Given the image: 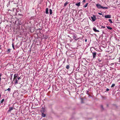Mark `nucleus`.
<instances>
[{
	"label": "nucleus",
	"mask_w": 120,
	"mask_h": 120,
	"mask_svg": "<svg viewBox=\"0 0 120 120\" xmlns=\"http://www.w3.org/2000/svg\"><path fill=\"white\" fill-rule=\"evenodd\" d=\"M93 30L95 32H99V31L96 29V28L95 27H94L93 28Z\"/></svg>",
	"instance_id": "nucleus-2"
},
{
	"label": "nucleus",
	"mask_w": 120,
	"mask_h": 120,
	"mask_svg": "<svg viewBox=\"0 0 120 120\" xmlns=\"http://www.w3.org/2000/svg\"><path fill=\"white\" fill-rule=\"evenodd\" d=\"M107 28L110 30H111L112 29V28L110 26H106Z\"/></svg>",
	"instance_id": "nucleus-11"
},
{
	"label": "nucleus",
	"mask_w": 120,
	"mask_h": 120,
	"mask_svg": "<svg viewBox=\"0 0 120 120\" xmlns=\"http://www.w3.org/2000/svg\"><path fill=\"white\" fill-rule=\"evenodd\" d=\"M21 77H19L18 78V79L19 80L21 79Z\"/></svg>",
	"instance_id": "nucleus-28"
},
{
	"label": "nucleus",
	"mask_w": 120,
	"mask_h": 120,
	"mask_svg": "<svg viewBox=\"0 0 120 120\" xmlns=\"http://www.w3.org/2000/svg\"><path fill=\"white\" fill-rule=\"evenodd\" d=\"M85 0H83V2H85Z\"/></svg>",
	"instance_id": "nucleus-32"
},
{
	"label": "nucleus",
	"mask_w": 120,
	"mask_h": 120,
	"mask_svg": "<svg viewBox=\"0 0 120 120\" xmlns=\"http://www.w3.org/2000/svg\"><path fill=\"white\" fill-rule=\"evenodd\" d=\"M93 58H95L96 54V52H94L92 53Z\"/></svg>",
	"instance_id": "nucleus-5"
},
{
	"label": "nucleus",
	"mask_w": 120,
	"mask_h": 120,
	"mask_svg": "<svg viewBox=\"0 0 120 120\" xmlns=\"http://www.w3.org/2000/svg\"><path fill=\"white\" fill-rule=\"evenodd\" d=\"M1 45H0V50L1 49Z\"/></svg>",
	"instance_id": "nucleus-33"
},
{
	"label": "nucleus",
	"mask_w": 120,
	"mask_h": 120,
	"mask_svg": "<svg viewBox=\"0 0 120 120\" xmlns=\"http://www.w3.org/2000/svg\"><path fill=\"white\" fill-rule=\"evenodd\" d=\"M15 79V80L14 81V82L15 83V84H17L18 83V80L16 79Z\"/></svg>",
	"instance_id": "nucleus-9"
},
{
	"label": "nucleus",
	"mask_w": 120,
	"mask_h": 120,
	"mask_svg": "<svg viewBox=\"0 0 120 120\" xmlns=\"http://www.w3.org/2000/svg\"><path fill=\"white\" fill-rule=\"evenodd\" d=\"M109 90L108 88L106 90L107 91H108Z\"/></svg>",
	"instance_id": "nucleus-31"
},
{
	"label": "nucleus",
	"mask_w": 120,
	"mask_h": 120,
	"mask_svg": "<svg viewBox=\"0 0 120 120\" xmlns=\"http://www.w3.org/2000/svg\"><path fill=\"white\" fill-rule=\"evenodd\" d=\"M96 6L97 8H101L102 6L100 4H96Z\"/></svg>",
	"instance_id": "nucleus-4"
},
{
	"label": "nucleus",
	"mask_w": 120,
	"mask_h": 120,
	"mask_svg": "<svg viewBox=\"0 0 120 120\" xmlns=\"http://www.w3.org/2000/svg\"><path fill=\"white\" fill-rule=\"evenodd\" d=\"M81 102H82V103H83V102H82V101L83 100V99H82V98H81Z\"/></svg>",
	"instance_id": "nucleus-30"
},
{
	"label": "nucleus",
	"mask_w": 120,
	"mask_h": 120,
	"mask_svg": "<svg viewBox=\"0 0 120 120\" xmlns=\"http://www.w3.org/2000/svg\"><path fill=\"white\" fill-rule=\"evenodd\" d=\"M46 14H48L49 13V12H48V8H47L46 9Z\"/></svg>",
	"instance_id": "nucleus-12"
},
{
	"label": "nucleus",
	"mask_w": 120,
	"mask_h": 120,
	"mask_svg": "<svg viewBox=\"0 0 120 120\" xmlns=\"http://www.w3.org/2000/svg\"><path fill=\"white\" fill-rule=\"evenodd\" d=\"M18 75L17 74H15L14 75V80L18 76Z\"/></svg>",
	"instance_id": "nucleus-6"
},
{
	"label": "nucleus",
	"mask_w": 120,
	"mask_h": 120,
	"mask_svg": "<svg viewBox=\"0 0 120 120\" xmlns=\"http://www.w3.org/2000/svg\"><path fill=\"white\" fill-rule=\"evenodd\" d=\"M101 8H102L103 9H107L108 8L107 7H103L102 6Z\"/></svg>",
	"instance_id": "nucleus-17"
},
{
	"label": "nucleus",
	"mask_w": 120,
	"mask_h": 120,
	"mask_svg": "<svg viewBox=\"0 0 120 120\" xmlns=\"http://www.w3.org/2000/svg\"><path fill=\"white\" fill-rule=\"evenodd\" d=\"M11 90V89L10 88H8L6 90H8V91H10Z\"/></svg>",
	"instance_id": "nucleus-25"
},
{
	"label": "nucleus",
	"mask_w": 120,
	"mask_h": 120,
	"mask_svg": "<svg viewBox=\"0 0 120 120\" xmlns=\"http://www.w3.org/2000/svg\"><path fill=\"white\" fill-rule=\"evenodd\" d=\"M1 94H0V98L1 97Z\"/></svg>",
	"instance_id": "nucleus-35"
},
{
	"label": "nucleus",
	"mask_w": 120,
	"mask_h": 120,
	"mask_svg": "<svg viewBox=\"0 0 120 120\" xmlns=\"http://www.w3.org/2000/svg\"><path fill=\"white\" fill-rule=\"evenodd\" d=\"M10 49H8V53H9L10 52Z\"/></svg>",
	"instance_id": "nucleus-23"
},
{
	"label": "nucleus",
	"mask_w": 120,
	"mask_h": 120,
	"mask_svg": "<svg viewBox=\"0 0 120 120\" xmlns=\"http://www.w3.org/2000/svg\"><path fill=\"white\" fill-rule=\"evenodd\" d=\"M66 68L68 69L69 68V65H67L66 66Z\"/></svg>",
	"instance_id": "nucleus-20"
},
{
	"label": "nucleus",
	"mask_w": 120,
	"mask_h": 120,
	"mask_svg": "<svg viewBox=\"0 0 120 120\" xmlns=\"http://www.w3.org/2000/svg\"><path fill=\"white\" fill-rule=\"evenodd\" d=\"M68 3L67 2H65L64 4V7L66 6L67 4Z\"/></svg>",
	"instance_id": "nucleus-18"
},
{
	"label": "nucleus",
	"mask_w": 120,
	"mask_h": 120,
	"mask_svg": "<svg viewBox=\"0 0 120 120\" xmlns=\"http://www.w3.org/2000/svg\"><path fill=\"white\" fill-rule=\"evenodd\" d=\"M88 92H89V91H86V94H88Z\"/></svg>",
	"instance_id": "nucleus-27"
},
{
	"label": "nucleus",
	"mask_w": 120,
	"mask_h": 120,
	"mask_svg": "<svg viewBox=\"0 0 120 120\" xmlns=\"http://www.w3.org/2000/svg\"><path fill=\"white\" fill-rule=\"evenodd\" d=\"M42 116L43 117H44L45 116V114L44 113H42Z\"/></svg>",
	"instance_id": "nucleus-13"
},
{
	"label": "nucleus",
	"mask_w": 120,
	"mask_h": 120,
	"mask_svg": "<svg viewBox=\"0 0 120 120\" xmlns=\"http://www.w3.org/2000/svg\"><path fill=\"white\" fill-rule=\"evenodd\" d=\"M112 64H113V63Z\"/></svg>",
	"instance_id": "nucleus-36"
},
{
	"label": "nucleus",
	"mask_w": 120,
	"mask_h": 120,
	"mask_svg": "<svg viewBox=\"0 0 120 120\" xmlns=\"http://www.w3.org/2000/svg\"><path fill=\"white\" fill-rule=\"evenodd\" d=\"M109 22H110L111 23H112V21L111 19H109Z\"/></svg>",
	"instance_id": "nucleus-21"
},
{
	"label": "nucleus",
	"mask_w": 120,
	"mask_h": 120,
	"mask_svg": "<svg viewBox=\"0 0 120 120\" xmlns=\"http://www.w3.org/2000/svg\"><path fill=\"white\" fill-rule=\"evenodd\" d=\"M49 13L50 15H51L52 14V11L51 9H50L49 10Z\"/></svg>",
	"instance_id": "nucleus-15"
},
{
	"label": "nucleus",
	"mask_w": 120,
	"mask_h": 120,
	"mask_svg": "<svg viewBox=\"0 0 120 120\" xmlns=\"http://www.w3.org/2000/svg\"><path fill=\"white\" fill-rule=\"evenodd\" d=\"M115 85V84H113L111 86V87H113Z\"/></svg>",
	"instance_id": "nucleus-22"
},
{
	"label": "nucleus",
	"mask_w": 120,
	"mask_h": 120,
	"mask_svg": "<svg viewBox=\"0 0 120 120\" xmlns=\"http://www.w3.org/2000/svg\"><path fill=\"white\" fill-rule=\"evenodd\" d=\"M45 109L44 108H42L41 109V113H44L45 112Z\"/></svg>",
	"instance_id": "nucleus-7"
},
{
	"label": "nucleus",
	"mask_w": 120,
	"mask_h": 120,
	"mask_svg": "<svg viewBox=\"0 0 120 120\" xmlns=\"http://www.w3.org/2000/svg\"><path fill=\"white\" fill-rule=\"evenodd\" d=\"M98 13L100 15H102V13L101 12V13Z\"/></svg>",
	"instance_id": "nucleus-26"
},
{
	"label": "nucleus",
	"mask_w": 120,
	"mask_h": 120,
	"mask_svg": "<svg viewBox=\"0 0 120 120\" xmlns=\"http://www.w3.org/2000/svg\"><path fill=\"white\" fill-rule=\"evenodd\" d=\"M4 100V99H2L1 101H0V105H1V104L3 103Z\"/></svg>",
	"instance_id": "nucleus-14"
},
{
	"label": "nucleus",
	"mask_w": 120,
	"mask_h": 120,
	"mask_svg": "<svg viewBox=\"0 0 120 120\" xmlns=\"http://www.w3.org/2000/svg\"><path fill=\"white\" fill-rule=\"evenodd\" d=\"M88 4V3H86L85 5L83 7L84 8L86 7L87 6Z\"/></svg>",
	"instance_id": "nucleus-16"
},
{
	"label": "nucleus",
	"mask_w": 120,
	"mask_h": 120,
	"mask_svg": "<svg viewBox=\"0 0 120 120\" xmlns=\"http://www.w3.org/2000/svg\"><path fill=\"white\" fill-rule=\"evenodd\" d=\"M91 18L92 19V21L93 22L94 21L96 20V16L95 15H93L92 17H91Z\"/></svg>",
	"instance_id": "nucleus-1"
},
{
	"label": "nucleus",
	"mask_w": 120,
	"mask_h": 120,
	"mask_svg": "<svg viewBox=\"0 0 120 120\" xmlns=\"http://www.w3.org/2000/svg\"><path fill=\"white\" fill-rule=\"evenodd\" d=\"M80 2L77 3L75 5L77 6H80Z\"/></svg>",
	"instance_id": "nucleus-10"
},
{
	"label": "nucleus",
	"mask_w": 120,
	"mask_h": 120,
	"mask_svg": "<svg viewBox=\"0 0 120 120\" xmlns=\"http://www.w3.org/2000/svg\"><path fill=\"white\" fill-rule=\"evenodd\" d=\"M87 41V39H86L85 40V41L86 42Z\"/></svg>",
	"instance_id": "nucleus-34"
},
{
	"label": "nucleus",
	"mask_w": 120,
	"mask_h": 120,
	"mask_svg": "<svg viewBox=\"0 0 120 120\" xmlns=\"http://www.w3.org/2000/svg\"><path fill=\"white\" fill-rule=\"evenodd\" d=\"M12 47L14 49H15L14 45V43H13L12 44Z\"/></svg>",
	"instance_id": "nucleus-19"
},
{
	"label": "nucleus",
	"mask_w": 120,
	"mask_h": 120,
	"mask_svg": "<svg viewBox=\"0 0 120 120\" xmlns=\"http://www.w3.org/2000/svg\"><path fill=\"white\" fill-rule=\"evenodd\" d=\"M105 28V26H102L101 27V28Z\"/></svg>",
	"instance_id": "nucleus-29"
},
{
	"label": "nucleus",
	"mask_w": 120,
	"mask_h": 120,
	"mask_svg": "<svg viewBox=\"0 0 120 120\" xmlns=\"http://www.w3.org/2000/svg\"><path fill=\"white\" fill-rule=\"evenodd\" d=\"M2 75V74H1V73H0V81H1V76Z\"/></svg>",
	"instance_id": "nucleus-24"
},
{
	"label": "nucleus",
	"mask_w": 120,
	"mask_h": 120,
	"mask_svg": "<svg viewBox=\"0 0 120 120\" xmlns=\"http://www.w3.org/2000/svg\"><path fill=\"white\" fill-rule=\"evenodd\" d=\"M13 109V108L12 107H9L8 110V112H10L11 110H12Z\"/></svg>",
	"instance_id": "nucleus-8"
},
{
	"label": "nucleus",
	"mask_w": 120,
	"mask_h": 120,
	"mask_svg": "<svg viewBox=\"0 0 120 120\" xmlns=\"http://www.w3.org/2000/svg\"><path fill=\"white\" fill-rule=\"evenodd\" d=\"M105 17L106 18H111V16L109 15H107L105 16Z\"/></svg>",
	"instance_id": "nucleus-3"
}]
</instances>
